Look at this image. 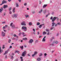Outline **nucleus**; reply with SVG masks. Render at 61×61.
Listing matches in <instances>:
<instances>
[{
    "instance_id": "obj_1",
    "label": "nucleus",
    "mask_w": 61,
    "mask_h": 61,
    "mask_svg": "<svg viewBox=\"0 0 61 61\" xmlns=\"http://www.w3.org/2000/svg\"><path fill=\"white\" fill-rule=\"evenodd\" d=\"M18 14H15L14 15H11V17L14 18V17H15V18H17V16H18Z\"/></svg>"
},
{
    "instance_id": "obj_2",
    "label": "nucleus",
    "mask_w": 61,
    "mask_h": 61,
    "mask_svg": "<svg viewBox=\"0 0 61 61\" xmlns=\"http://www.w3.org/2000/svg\"><path fill=\"white\" fill-rule=\"evenodd\" d=\"M54 43H55L56 44H58V41H53V43H52L51 44V45H52V46H54Z\"/></svg>"
},
{
    "instance_id": "obj_3",
    "label": "nucleus",
    "mask_w": 61,
    "mask_h": 61,
    "mask_svg": "<svg viewBox=\"0 0 61 61\" xmlns=\"http://www.w3.org/2000/svg\"><path fill=\"white\" fill-rule=\"evenodd\" d=\"M10 26L13 28H14L15 27V25H13V23H10Z\"/></svg>"
},
{
    "instance_id": "obj_4",
    "label": "nucleus",
    "mask_w": 61,
    "mask_h": 61,
    "mask_svg": "<svg viewBox=\"0 0 61 61\" xmlns=\"http://www.w3.org/2000/svg\"><path fill=\"white\" fill-rule=\"evenodd\" d=\"M26 53V51H25L24 52H23L22 54V56H25Z\"/></svg>"
},
{
    "instance_id": "obj_5",
    "label": "nucleus",
    "mask_w": 61,
    "mask_h": 61,
    "mask_svg": "<svg viewBox=\"0 0 61 61\" xmlns=\"http://www.w3.org/2000/svg\"><path fill=\"white\" fill-rule=\"evenodd\" d=\"M26 28V27L23 26L22 27V29H23L24 31H25L27 30Z\"/></svg>"
},
{
    "instance_id": "obj_6",
    "label": "nucleus",
    "mask_w": 61,
    "mask_h": 61,
    "mask_svg": "<svg viewBox=\"0 0 61 61\" xmlns=\"http://www.w3.org/2000/svg\"><path fill=\"white\" fill-rule=\"evenodd\" d=\"M33 40L32 39H30L29 41V44H32V42H33Z\"/></svg>"
},
{
    "instance_id": "obj_7",
    "label": "nucleus",
    "mask_w": 61,
    "mask_h": 61,
    "mask_svg": "<svg viewBox=\"0 0 61 61\" xmlns=\"http://www.w3.org/2000/svg\"><path fill=\"white\" fill-rule=\"evenodd\" d=\"M1 35L2 36H5V33H4L3 31H2L1 33Z\"/></svg>"
},
{
    "instance_id": "obj_8",
    "label": "nucleus",
    "mask_w": 61,
    "mask_h": 61,
    "mask_svg": "<svg viewBox=\"0 0 61 61\" xmlns=\"http://www.w3.org/2000/svg\"><path fill=\"white\" fill-rule=\"evenodd\" d=\"M6 3V1L4 0L3 1H2V3L0 4L1 5H2L4 4H5V3Z\"/></svg>"
},
{
    "instance_id": "obj_9",
    "label": "nucleus",
    "mask_w": 61,
    "mask_h": 61,
    "mask_svg": "<svg viewBox=\"0 0 61 61\" xmlns=\"http://www.w3.org/2000/svg\"><path fill=\"white\" fill-rule=\"evenodd\" d=\"M57 19V18L56 17H54L53 18V19L52 20V22H54V20H55L56 19Z\"/></svg>"
},
{
    "instance_id": "obj_10",
    "label": "nucleus",
    "mask_w": 61,
    "mask_h": 61,
    "mask_svg": "<svg viewBox=\"0 0 61 61\" xmlns=\"http://www.w3.org/2000/svg\"><path fill=\"white\" fill-rule=\"evenodd\" d=\"M25 21H23V22L21 23V25H26V24H25Z\"/></svg>"
},
{
    "instance_id": "obj_11",
    "label": "nucleus",
    "mask_w": 61,
    "mask_h": 61,
    "mask_svg": "<svg viewBox=\"0 0 61 61\" xmlns=\"http://www.w3.org/2000/svg\"><path fill=\"white\" fill-rule=\"evenodd\" d=\"M37 52L36 51H35L34 52V54H33L32 55V56L33 57L34 56H35V55H36V54H37Z\"/></svg>"
},
{
    "instance_id": "obj_12",
    "label": "nucleus",
    "mask_w": 61,
    "mask_h": 61,
    "mask_svg": "<svg viewBox=\"0 0 61 61\" xmlns=\"http://www.w3.org/2000/svg\"><path fill=\"white\" fill-rule=\"evenodd\" d=\"M8 7V5H4V9L6 8H7Z\"/></svg>"
},
{
    "instance_id": "obj_13",
    "label": "nucleus",
    "mask_w": 61,
    "mask_h": 61,
    "mask_svg": "<svg viewBox=\"0 0 61 61\" xmlns=\"http://www.w3.org/2000/svg\"><path fill=\"white\" fill-rule=\"evenodd\" d=\"M46 36H44V38L43 39V42H45V41H46V40H45V38H46Z\"/></svg>"
},
{
    "instance_id": "obj_14",
    "label": "nucleus",
    "mask_w": 61,
    "mask_h": 61,
    "mask_svg": "<svg viewBox=\"0 0 61 61\" xmlns=\"http://www.w3.org/2000/svg\"><path fill=\"white\" fill-rule=\"evenodd\" d=\"M8 50H7L5 51V53H4V55H6V54H7L8 53Z\"/></svg>"
},
{
    "instance_id": "obj_15",
    "label": "nucleus",
    "mask_w": 61,
    "mask_h": 61,
    "mask_svg": "<svg viewBox=\"0 0 61 61\" xmlns=\"http://www.w3.org/2000/svg\"><path fill=\"white\" fill-rule=\"evenodd\" d=\"M3 50L1 49V47H0V54L1 53H2V52H3Z\"/></svg>"
},
{
    "instance_id": "obj_16",
    "label": "nucleus",
    "mask_w": 61,
    "mask_h": 61,
    "mask_svg": "<svg viewBox=\"0 0 61 61\" xmlns=\"http://www.w3.org/2000/svg\"><path fill=\"white\" fill-rule=\"evenodd\" d=\"M37 60L38 61H41V58H38L37 59Z\"/></svg>"
},
{
    "instance_id": "obj_17",
    "label": "nucleus",
    "mask_w": 61,
    "mask_h": 61,
    "mask_svg": "<svg viewBox=\"0 0 61 61\" xmlns=\"http://www.w3.org/2000/svg\"><path fill=\"white\" fill-rule=\"evenodd\" d=\"M15 53H17L18 54H19V53H20V52H19V51H16L15 52Z\"/></svg>"
},
{
    "instance_id": "obj_18",
    "label": "nucleus",
    "mask_w": 61,
    "mask_h": 61,
    "mask_svg": "<svg viewBox=\"0 0 61 61\" xmlns=\"http://www.w3.org/2000/svg\"><path fill=\"white\" fill-rule=\"evenodd\" d=\"M47 5H44V6L43 7V8H45L46 7Z\"/></svg>"
},
{
    "instance_id": "obj_19",
    "label": "nucleus",
    "mask_w": 61,
    "mask_h": 61,
    "mask_svg": "<svg viewBox=\"0 0 61 61\" xmlns=\"http://www.w3.org/2000/svg\"><path fill=\"white\" fill-rule=\"evenodd\" d=\"M23 40H27V39L26 38H23Z\"/></svg>"
},
{
    "instance_id": "obj_20",
    "label": "nucleus",
    "mask_w": 61,
    "mask_h": 61,
    "mask_svg": "<svg viewBox=\"0 0 61 61\" xmlns=\"http://www.w3.org/2000/svg\"><path fill=\"white\" fill-rule=\"evenodd\" d=\"M16 6L17 7H19V5H18V4L16 3Z\"/></svg>"
},
{
    "instance_id": "obj_21",
    "label": "nucleus",
    "mask_w": 61,
    "mask_h": 61,
    "mask_svg": "<svg viewBox=\"0 0 61 61\" xmlns=\"http://www.w3.org/2000/svg\"><path fill=\"white\" fill-rule=\"evenodd\" d=\"M25 16L26 18H27V17H28L29 16V15H25Z\"/></svg>"
},
{
    "instance_id": "obj_22",
    "label": "nucleus",
    "mask_w": 61,
    "mask_h": 61,
    "mask_svg": "<svg viewBox=\"0 0 61 61\" xmlns=\"http://www.w3.org/2000/svg\"><path fill=\"white\" fill-rule=\"evenodd\" d=\"M15 8H14L13 9V10L12 11L13 12V13H15Z\"/></svg>"
},
{
    "instance_id": "obj_23",
    "label": "nucleus",
    "mask_w": 61,
    "mask_h": 61,
    "mask_svg": "<svg viewBox=\"0 0 61 61\" xmlns=\"http://www.w3.org/2000/svg\"><path fill=\"white\" fill-rule=\"evenodd\" d=\"M55 23L53 22L52 24V26H54V25H55Z\"/></svg>"
},
{
    "instance_id": "obj_24",
    "label": "nucleus",
    "mask_w": 61,
    "mask_h": 61,
    "mask_svg": "<svg viewBox=\"0 0 61 61\" xmlns=\"http://www.w3.org/2000/svg\"><path fill=\"white\" fill-rule=\"evenodd\" d=\"M43 25V24H42L41 25L39 26V28H41V27H42V26Z\"/></svg>"
},
{
    "instance_id": "obj_25",
    "label": "nucleus",
    "mask_w": 61,
    "mask_h": 61,
    "mask_svg": "<svg viewBox=\"0 0 61 61\" xmlns=\"http://www.w3.org/2000/svg\"><path fill=\"white\" fill-rule=\"evenodd\" d=\"M43 55V54L42 53H40L39 54V56H42Z\"/></svg>"
},
{
    "instance_id": "obj_26",
    "label": "nucleus",
    "mask_w": 61,
    "mask_h": 61,
    "mask_svg": "<svg viewBox=\"0 0 61 61\" xmlns=\"http://www.w3.org/2000/svg\"><path fill=\"white\" fill-rule=\"evenodd\" d=\"M20 59H21V61H23V57H20Z\"/></svg>"
},
{
    "instance_id": "obj_27",
    "label": "nucleus",
    "mask_w": 61,
    "mask_h": 61,
    "mask_svg": "<svg viewBox=\"0 0 61 61\" xmlns=\"http://www.w3.org/2000/svg\"><path fill=\"white\" fill-rule=\"evenodd\" d=\"M46 32H49V30L47 29H46Z\"/></svg>"
},
{
    "instance_id": "obj_28",
    "label": "nucleus",
    "mask_w": 61,
    "mask_h": 61,
    "mask_svg": "<svg viewBox=\"0 0 61 61\" xmlns=\"http://www.w3.org/2000/svg\"><path fill=\"white\" fill-rule=\"evenodd\" d=\"M46 34V32H43V35H45V34Z\"/></svg>"
},
{
    "instance_id": "obj_29",
    "label": "nucleus",
    "mask_w": 61,
    "mask_h": 61,
    "mask_svg": "<svg viewBox=\"0 0 61 61\" xmlns=\"http://www.w3.org/2000/svg\"><path fill=\"white\" fill-rule=\"evenodd\" d=\"M32 22H30L29 23V25H32Z\"/></svg>"
},
{
    "instance_id": "obj_30",
    "label": "nucleus",
    "mask_w": 61,
    "mask_h": 61,
    "mask_svg": "<svg viewBox=\"0 0 61 61\" xmlns=\"http://www.w3.org/2000/svg\"><path fill=\"white\" fill-rule=\"evenodd\" d=\"M9 13L10 14H12V12L11 11H10L9 12Z\"/></svg>"
},
{
    "instance_id": "obj_31",
    "label": "nucleus",
    "mask_w": 61,
    "mask_h": 61,
    "mask_svg": "<svg viewBox=\"0 0 61 61\" xmlns=\"http://www.w3.org/2000/svg\"><path fill=\"white\" fill-rule=\"evenodd\" d=\"M12 9V8L11 7H10L9 8V11H11V10Z\"/></svg>"
},
{
    "instance_id": "obj_32",
    "label": "nucleus",
    "mask_w": 61,
    "mask_h": 61,
    "mask_svg": "<svg viewBox=\"0 0 61 61\" xmlns=\"http://www.w3.org/2000/svg\"><path fill=\"white\" fill-rule=\"evenodd\" d=\"M3 11V9H0V12H1Z\"/></svg>"
},
{
    "instance_id": "obj_33",
    "label": "nucleus",
    "mask_w": 61,
    "mask_h": 61,
    "mask_svg": "<svg viewBox=\"0 0 61 61\" xmlns=\"http://www.w3.org/2000/svg\"><path fill=\"white\" fill-rule=\"evenodd\" d=\"M42 9H41V11H39V13H42Z\"/></svg>"
},
{
    "instance_id": "obj_34",
    "label": "nucleus",
    "mask_w": 61,
    "mask_h": 61,
    "mask_svg": "<svg viewBox=\"0 0 61 61\" xmlns=\"http://www.w3.org/2000/svg\"><path fill=\"white\" fill-rule=\"evenodd\" d=\"M24 5H25V6H26L27 5V3H25L24 4Z\"/></svg>"
},
{
    "instance_id": "obj_35",
    "label": "nucleus",
    "mask_w": 61,
    "mask_h": 61,
    "mask_svg": "<svg viewBox=\"0 0 61 61\" xmlns=\"http://www.w3.org/2000/svg\"><path fill=\"white\" fill-rule=\"evenodd\" d=\"M2 48L4 49V48H5V45H3L2 46Z\"/></svg>"
},
{
    "instance_id": "obj_36",
    "label": "nucleus",
    "mask_w": 61,
    "mask_h": 61,
    "mask_svg": "<svg viewBox=\"0 0 61 61\" xmlns=\"http://www.w3.org/2000/svg\"><path fill=\"white\" fill-rule=\"evenodd\" d=\"M40 24V23H39V22H37V25H39Z\"/></svg>"
},
{
    "instance_id": "obj_37",
    "label": "nucleus",
    "mask_w": 61,
    "mask_h": 61,
    "mask_svg": "<svg viewBox=\"0 0 61 61\" xmlns=\"http://www.w3.org/2000/svg\"><path fill=\"white\" fill-rule=\"evenodd\" d=\"M50 15V13H48V14L47 15H46V17H47L48 15Z\"/></svg>"
},
{
    "instance_id": "obj_38",
    "label": "nucleus",
    "mask_w": 61,
    "mask_h": 61,
    "mask_svg": "<svg viewBox=\"0 0 61 61\" xmlns=\"http://www.w3.org/2000/svg\"><path fill=\"white\" fill-rule=\"evenodd\" d=\"M46 10L44 11V14H45V13H46Z\"/></svg>"
},
{
    "instance_id": "obj_39",
    "label": "nucleus",
    "mask_w": 61,
    "mask_h": 61,
    "mask_svg": "<svg viewBox=\"0 0 61 61\" xmlns=\"http://www.w3.org/2000/svg\"><path fill=\"white\" fill-rule=\"evenodd\" d=\"M5 21H3L2 22V24H5Z\"/></svg>"
},
{
    "instance_id": "obj_40",
    "label": "nucleus",
    "mask_w": 61,
    "mask_h": 61,
    "mask_svg": "<svg viewBox=\"0 0 61 61\" xmlns=\"http://www.w3.org/2000/svg\"><path fill=\"white\" fill-rule=\"evenodd\" d=\"M14 37H16V34H14Z\"/></svg>"
},
{
    "instance_id": "obj_41",
    "label": "nucleus",
    "mask_w": 61,
    "mask_h": 61,
    "mask_svg": "<svg viewBox=\"0 0 61 61\" xmlns=\"http://www.w3.org/2000/svg\"><path fill=\"white\" fill-rule=\"evenodd\" d=\"M53 28H54L53 27L51 28L50 29L51 30H52L53 29Z\"/></svg>"
},
{
    "instance_id": "obj_42",
    "label": "nucleus",
    "mask_w": 61,
    "mask_h": 61,
    "mask_svg": "<svg viewBox=\"0 0 61 61\" xmlns=\"http://www.w3.org/2000/svg\"><path fill=\"white\" fill-rule=\"evenodd\" d=\"M10 42H11V40H9V41L8 42L9 43H10Z\"/></svg>"
},
{
    "instance_id": "obj_43",
    "label": "nucleus",
    "mask_w": 61,
    "mask_h": 61,
    "mask_svg": "<svg viewBox=\"0 0 61 61\" xmlns=\"http://www.w3.org/2000/svg\"><path fill=\"white\" fill-rule=\"evenodd\" d=\"M57 24L58 25H60V22H58L57 23Z\"/></svg>"
},
{
    "instance_id": "obj_44",
    "label": "nucleus",
    "mask_w": 61,
    "mask_h": 61,
    "mask_svg": "<svg viewBox=\"0 0 61 61\" xmlns=\"http://www.w3.org/2000/svg\"><path fill=\"white\" fill-rule=\"evenodd\" d=\"M47 55V54L46 53H45L44 54V56H46Z\"/></svg>"
},
{
    "instance_id": "obj_45",
    "label": "nucleus",
    "mask_w": 61,
    "mask_h": 61,
    "mask_svg": "<svg viewBox=\"0 0 61 61\" xmlns=\"http://www.w3.org/2000/svg\"><path fill=\"white\" fill-rule=\"evenodd\" d=\"M12 56H14L15 55V54L14 53H12Z\"/></svg>"
},
{
    "instance_id": "obj_46",
    "label": "nucleus",
    "mask_w": 61,
    "mask_h": 61,
    "mask_svg": "<svg viewBox=\"0 0 61 61\" xmlns=\"http://www.w3.org/2000/svg\"><path fill=\"white\" fill-rule=\"evenodd\" d=\"M3 29H5V26H4L3 28Z\"/></svg>"
},
{
    "instance_id": "obj_47",
    "label": "nucleus",
    "mask_w": 61,
    "mask_h": 61,
    "mask_svg": "<svg viewBox=\"0 0 61 61\" xmlns=\"http://www.w3.org/2000/svg\"><path fill=\"white\" fill-rule=\"evenodd\" d=\"M12 48V46H10V48Z\"/></svg>"
},
{
    "instance_id": "obj_48",
    "label": "nucleus",
    "mask_w": 61,
    "mask_h": 61,
    "mask_svg": "<svg viewBox=\"0 0 61 61\" xmlns=\"http://www.w3.org/2000/svg\"><path fill=\"white\" fill-rule=\"evenodd\" d=\"M18 60V59H16V60H15V61H17Z\"/></svg>"
},
{
    "instance_id": "obj_49",
    "label": "nucleus",
    "mask_w": 61,
    "mask_h": 61,
    "mask_svg": "<svg viewBox=\"0 0 61 61\" xmlns=\"http://www.w3.org/2000/svg\"><path fill=\"white\" fill-rule=\"evenodd\" d=\"M21 35V33L20 32L19 34V36H20V35Z\"/></svg>"
},
{
    "instance_id": "obj_50",
    "label": "nucleus",
    "mask_w": 61,
    "mask_h": 61,
    "mask_svg": "<svg viewBox=\"0 0 61 61\" xmlns=\"http://www.w3.org/2000/svg\"><path fill=\"white\" fill-rule=\"evenodd\" d=\"M49 32L47 33V35H49Z\"/></svg>"
},
{
    "instance_id": "obj_51",
    "label": "nucleus",
    "mask_w": 61,
    "mask_h": 61,
    "mask_svg": "<svg viewBox=\"0 0 61 61\" xmlns=\"http://www.w3.org/2000/svg\"><path fill=\"white\" fill-rule=\"evenodd\" d=\"M38 29H39L38 28H37L36 29V30H38Z\"/></svg>"
},
{
    "instance_id": "obj_52",
    "label": "nucleus",
    "mask_w": 61,
    "mask_h": 61,
    "mask_svg": "<svg viewBox=\"0 0 61 61\" xmlns=\"http://www.w3.org/2000/svg\"><path fill=\"white\" fill-rule=\"evenodd\" d=\"M52 18H53V17H51L50 18L51 20H52Z\"/></svg>"
},
{
    "instance_id": "obj_53",
    "label": "nucleus",
    "mask_w": 61,
    "mask_h": 61,
    "mask_svg": "<svg viewBox=\"0 0 61 61\" xmlns=\"http://www.w3.org/2000/svg\"><path fill=\"white\" fill-rule=\"evenodd\" d=\"M38 42V40H36V43H37Z\"/></svg>"
},
{
    "instance_id": "obj_54",
    "label": "nucleus",
    "mask_w": 61,
    "mask_h": 61,
    "mask_svg": "<svg viewBox=\"0 0 61 61\" xmlns=\"http://www.w3.org/2000/svg\"><path fill=\"white\" fill-rule=\"evenodd\" d=\"M33 31H34V32H35V29H33Z\"/></svg>"
},
{
    "instance_id": "obj_55",
    "label": "nucleus",
    "mask_w": 61,
    "mask_h": 61,
    "mask_svg": "<svg viewBox=\"0 0 61 61\" xmlns=\"http://www.w3.org/2000/svg\"><path fill=\"white\" fill-rule=\"evenodd\" d=\"M39 4H41V1H40Z\"/></svg>"
},
{
    "instance_id": "obj_56",
    "label": "nucleus",
    "mask_w": 61,
    "mask_h": 61,
    "mask_svg": "<svg viewBox=\"0 0 61 61\" xmlns=\"http://www.w3.org/2000/svg\"><path fill=\"white\" fill-rule=\"evenodd\" d=\"M22 35H25V33H23V32L22 33Z\"/></svg>"
},
{
    "instance_id": "obj_57",
    "label": "nucleus",
    "mask_w": 61,
    "mask_h": 61,
    "mask_svg": "<svg viewBox=\"0 0 61 61\" xmlns=\"http://www.w3.org/2000/svg\"><path fill=\"white\" fill-rule=\"evenodd\" d=\"M12 39L13 40H15V38H12Z\"/></svg>"
},
{
    "instance_id": "obj_58",
    "label": "nucleus",
    "mask_w": 61,
    "mask_h": 61,
    "mask_svg": "<svg viewBox=\"0 0 61 61\" xmlns=\"http://www.w3.org/2000/svg\"><path fill=\"white\" fill-rule=\"evenodd\" d=\"M5 58H7V56L6 55L5 56Z\"/></svg>"
},
{
    "instance_id": "obj_59",
    "label": "nucleus",
    "mask_w": 61,
    "mask_h": 61,
    "mask_svg": "<svg viewBox=\"0 0 61 61\" xmlns=\"http://www.w3.org/2000/svg\"><path fill=\"white\" fill-rule=\"evenodd\" d=\"M21 48H23V46H21V47H20Z\"/></svg>"
},
{
    "instance_id": "obj_60",
    "label": "nucleus",
    "mask_w": 61,
    "mask_h": 61,
    "mask_svg": "<svg viewBox=\"0 0 61 61\" xmlns=\"http://www.w3.org/2000/svg\"><path fill=\"white\" fill-rule=\"evenodd\" d=\"M59 33H58L57 34L56 36H58V35H59Z\"/></svg>"
},
{
    "instance_id": "obj_61",
    "label": "nucleus",
    "mask_w": 61,
    "mask_h": 61,
    "mask_svg": "<svg viewBox=\"0 0 61 61\" xmlns=\"http://www.w3.org/2000/svg\"><path fill=\"white\" fill-rule=\"evenodd\" d=\"M55 61H57V59H55Z\"/></svg>"
},
{
    "instance_id": "obj_62",
    "label": "nucleus",
    "mask_w": 61,
    "mask_h": 61,
    "mask_svg": "<svg viewBox=\"0 0 61 61\" xmlns=\"http://www.w3.org/2000/svg\"><path fill=\"white\" fill-rule=\"evenodd\" d=\"M5 27H7V25H5Z\"/></svg>"
},
{
    "instance_id": "obj_63",
    "label": "nucleus",
    "mask_w": 61,
    "mask_h": 61,
    "mask_svg": "<svg viewBox=\"0 0 61 61\" xmlns=\"http://www.w3.org/2000/svg\"><path fill=\"white\" fill-rule=\"evenodd\" d=\"M11 1V0H8V1L9 2H10V1Z\"/></svg>"
},
{
    "instance_id": "obj_64",
    "label": "nucleus",
    "mask_w": 61,
    "mask_h": 61,
    "mask_svg": "<svg viewBox=\"0 0 61 61\" xmlns=\"http://www.w3.org/2000/svg\"><path fill=\"white\" fill-rule=\"evenodd\" d=\"M13 56H11V59H13Z\"/></svg>"
}]
</instances>
